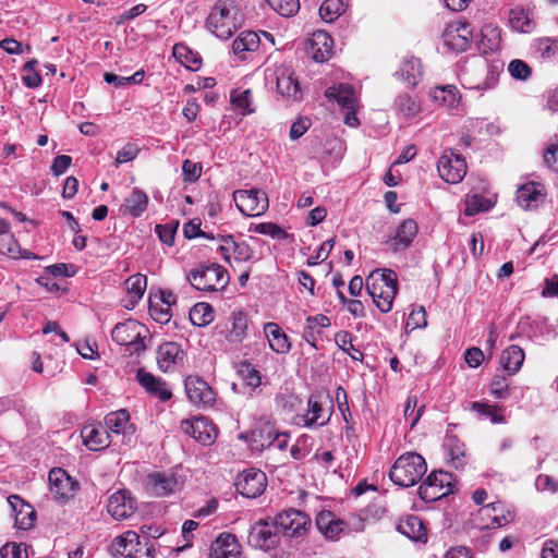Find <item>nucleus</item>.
<instances>
[{"instance_id": "a878e982", "label": "nucleus", "mask_w": 558, "mask_h": 558, "mask_svg": "<svg viewBox=\"0 0 558 558\" xmlns=\"http://www.w3.org/2000/svg\"><path fill=\"white\" fill-rule=\"evenodd\" d=\"M50 493L57 500H65L71 496L74 483L62 469H52L49 472Z\"/></svg>"}, {"instance_id": "3c124183", "label": "nucleus", "mask_w": 558, "mask_h": 558, "mask_svg": "<svg viewBox=\"0 0 558 558\" xmlns=\"http://www.w3.org/2000/svg\"><path fill=\"white\" fill-rule=\"evenodd\" d=\"M149 314L157 323L167 324L171 318V308L159 303L157 298H149Z\"/></svg>"}, {"instance_id": "4d7b16f0", "label": "nucleus", "mask_w": 558, "mask_h": 558, "mask_svg": "<svg viewBox=\"0 0 558 558\" xmlns=\"http://www.w3.org/2000/svg\"><path fill=\"white\" fill-rule=\"evenodd\" d=\"M1 558H27L26 546L24 544L7 543L0 549Z\"/></svg>"}, {"instance_id": "13d9d810", "label": "nucleus", "mask_w": 558, "mask_h": 558, "mask_svg": "<svg viewBox=\"0 0 558 558\" xmlns=\"http://www.w3.org/2000/svg\"><path fill=\"white\" fill-rule=\"evenodd\" d=\"M179 222L174 223H166V225H157L156 233L158 234L160 241L167 245H172L174 242V235L178 229Z\"/></svg>"}, {"instance_id": "f257e3e1", "label": "nucleus", "mask_w": 558, "mask_h": 558, "mask_svg": "<svg viewBox=\"0 0 558 558\" xmlns=\"http://www.w3.org/2000/svg\"><path fill=\"white\" fill-rule=\"evenodd\" d=\"M366 289L377 308L388 313L398 292L397 274L391 269L377 270L366 279Z\"/></svg>"}, {"instance_id": "aec40b11", "label": "nucleus", "mask_w": 558, "mask_h": 558, "mask_svg": "<svg viewBox=\"0 0 558 558\" xmlns=\"http://www.w3.org/2000/svg\"><path fill=\"white\" fill-rule=\"evenodd\" d=\"M106 430L113 436H122V442H130L135 432L130 423V415L126 410L111 412L105 416Z\"/></svg>"}, {"instance_id": "c9c22d12", "label": "nucleus", "mask_w": 558, "mask_h": 558, "mask_svg": "<svg viewBox=\"0 0 558 558\" xmlns=\"http://www.w3.org/2000/svg\"><path fill=\"white\" fill-rule=\"evenodd\" d=\"M430 97L434 101L445 108H456L461 99L459 90L453 85L437 86L430 90Z\"/></svg>"}, {"instance_id": "423d86ee", "label": "nucleus", "mask_w": 558, "mask_h": 558, "mask_svg": "<svg viewBox=\"0 0 558 558\" xmlns=\"http://www.w3.org/2000/svg\"><path fill=\"white\" fill-rule=\"evenodd\" d=\"M274 520L281 536L294 539L298 543L302 541L312 529L310 515L293 508L276 514Z\"/></svg>"}, {"instance_id": "7c9ffc66", "label": "nucleus", "mask_w": 558, "mask_h": 558, "mask_svg": "<svg viewBox=\"0 0 558 558\" xmlns=\"http://www.w3.org/2000/svg\"><path fill=\"white\" fill-rule=\"evenodd\" d=\"M409 86L414 87L423 77V66L421 60L411 56L407 57L399 71L396 73Z\"/></svg>"}, {"instance_id": "774afa93", "label": "nucleus", "mask_w": 558, "mask_h": 558, "mask_svg": "<svg viewBox=\"0 0 558 558\" xmlns=\"http://www.w3.org/2000/svg\"><path fill=\"white\" fill-rule=\"evenodd\" d=\"M71 162L72 158L70 156L59 155L53 159L50 170L53 175L59 177L68 170V168L71 166Z\"/></svg>"}, {"instance_id": "bb28decb", "label": "nucleus", "mask_w": 558, "mask_h": 558, "mask_svg": "<svg viewBox=\"0 0 558 558\" xmlns=\"http://www.w3.org/2000/svg\"><path fill=\"white\" fill-rule=\"evenodd\" d=\"M248 316L244 311H233L229 317L226 339L230 343H241L247 336Z\"/></svg>"}, {"instance_id": "9d476101", "label": "nucleus", "mask_w": 558, "mask_h": 558, "mask_svg": "<svg viewBox=\"0 0 558 558\" xmlns=\"http://www.w3.org/2000/svg\"><path fill=\"white\" fill-rule=\"evenodd\" d=\"M452 476L448 472L433 471L418 487L420 497L427 502L436 501L449 493L451 488Z\"/></svg>"}, {"instance_id": "09e8293b", "label": "nucleus", "mask_w": 558, "mask_h": 558, "mask_svg": "<svg viewBox=\"0 0 558 558\" xmlns=\"http://www.w3.org/2000/svg\"><path fill=\"white\" fill-rule=\"evenodd\" d=\"M492 207V202L478 194H474L465 201L464 214L474 216L482 211H487Z\"/></svg>"}, {"instance_id": "e433bc0d", "label": "nucleus", "mask_w": 558, "mask_h": 558, "mask_svg": "<svg viewBox=\"0 0 558 558\" xmlns=\"http://www.w3.org/2000/svg\"><path fill=\"white\" fill-rule=\"evenodd\" d=\"M125 290L129 293V305H125V307H134L135 304L138 303V301L143 298L144 292L147 287V277L143 274H135L130 276L124 281Z\"/></svg>"}, {"instance_id": "e2e57ef3", "label": "nucleus", "mask_w": 558, "mask_h": 558, "mask_svg": "<svg viewBox=\"0 0 558 558\" xmlns=\"http://www.w3.org/2000/svg\"><path fill=\"white\" fill-rule=\"evenodd\" d=\"M138 153L140 148L137 147V145L133 143H128L118 151L116 157V165L119 166L121 163L132 161L137 157Z\"/></svg>"}, {"instance_id": "8fccbe9b", "label": "nucleus", "mask_w": 558, "mask_h": 558, "mask_svg": "<svg viewBox=\"0 0 558 558\" xmlns=\"http://www.w3.org/2000/svg\"><path fill=\"white\" fill-rule=\"evenodd\" d=\"M281 16H293L300 10L299 0H265Z\"/></svg>"}, {"instance_id": "ddd939ff", "label": "nucleus", "mask_w": 558, "mask_h": 558, "mask_svg": "<svg viewBox=\"0 0 558 558\" xmlns=\"http://www.w3.org/2000/svg\"><path fill=\"white\" fill-rule=\"evenodd\" d=\"M267 485L266 474L256 469L243 471L236 482V490L247 498H256L262 495Z\"/></svg>"}, {"instance_id": "680f3d73", "label": "nucleus", "mask_w": 558, "mask_h": 558, "mask_svg": "<svg viewBox=\"0 0 558 558\" xmlns=\"http://www.w3.org/2000/svg\"><path fill=\"white\" fill-rule=\"evenodd\" d=\"M253 250L251 246L243 242V241H236L234 239V242L232 244V255L234 256V259L236 262H247L253 257Z\"/></svg>"}, {"instance_id": "2eb2a0df", "label": "nucleus", "mask_w": 558, "mask_h": 558, "mask_svg": "<svg viewBox=\"0 0 558 558\" xmlns=\"http://www.w3.org/2000/svg\"><path fill=\"white\" fill-rule=\"evenodd\" d=\"M277 92L288 101H300L302 90L294 71L289 65H280L275 71Z\"/></svg>"}, {"instance_id": "49530a36", "label": "nucleus", "mask_w": 558, "mask_h": 558, "mask_svg": "<svg viewBox=\"0 0 558 558\" xmlns=\"http://www.w3.org/2000/svg\"><path fill=\"white\" fill-rule=\"evenodd\" d=\"M252 92L251 89L245 90H233L231 93V102L232 105L242 111L243 114H250L254 112V108H252Z\"/></svg>"}, {"instance_id": "a18cd8bd", "label": "nucleus", "mask_w": 558, "mask_h": 558, "mask_svg": "<svg viewBox=\"0 0 558 558\" xmlns=\"http://www.w3.org/2000/svg\"><path fill=\"white\" fill-rule=\"evenodd\" d=\"M278 432L270 425H264L253 433V444L256 448L271 449L274 444L272 437Z\"/></svg>"}, {"instance_id": "6ab92c4d", "label": "nucleus", "mask_w": 558, "mask_h": 558, "mask_svg": "<svg viewBox=\"0 0 558 558\" xmlns=\"http://www.w3.org/2000/svg\"><path fill=\"white\" fill-rule=\"evenodd\" d=\"M418 233V226L413 219L403 220L397 228L396 233L386 241L388 248L398 253L409 248Z\"/></svg>"}, {"instance_id": "cd10ccee", "label": "nucleus", "mask_w": 558, "mask_h": 558, "mask_svg": "<svg viewBox=\"0 0 558 558\" xmlns=\"http://www.w3.org/2000/svg\"><path fill=\"white\" fill-rule=\"evenodd\" d=\"M333 40L324 31L315 32L310 39V52L316 62H324L331 57Z\"/></svg>"}, {"instance_id": "6e6d98bb", "label": "nucleus", "mask_w": 558, "mask_h": 558, "mask_svg": "<svg viewBox=\"0 0 558 558\" xmlns=\"http://www.w3.org/2000/svg\"><path fill=\"white\" fill-rule=\"evenodd\" d=\"M448 450L450 461L456 469H460L464 465V446L457 439H450L448 442Z\"/></svg>"}, {"instance_id": "a211bd4d", "label": "nucleus", "mask_w": 558, "mask_h": 558, "mask_svg": "<svg viewBox=\"0 0 558 558\" xmlns=\"http://www.w3.org/2000/svg\"><path fill=\"white\" fill-rule=\"evenodd\" d=\"M136 510V501L131 493L120 489L110 495L107 502L108 513L118 521L129 519Z\"/></svg>"}, {"instance_id": "f8f14e48", "label": "nucleus", "mask_w": 558, "mask_h": 558, "mask_svg": "<svg viewBox=\"0 0 558 558\" xmlns=\"http://www.w3.org/2000/svg\"><path fill=\"white\" fill-rule=\"evenodd\" d=\"M183 486L180 477L171 472H153L146 477V489L156 497H165L179 492Z\"/></svg>"}, {"instance_id": "0eeeda50", "label": "nucleus", "mask_w": 558, "mask_h": 558, "mask_svg": "<svg viewBox=\"0 0 558 558\" xmlns=\"http://www.w3.org/2000/svg\"><path fill=\"white\" fill-rule=\"evenodd\" d=\"M146 332L147 329L144 325L130 318L114 326L111 331V338L120 345L130 347L132 352L141 353L146 349L144 343Z\"/></svg>"}, {"instance_id": "ea45409f", "label": "nucleus", "mask_w": 558, "mask_h": 558, "mask_svg": "<svg viewBox=\"0 0 558 558\" xmlns=\"http://www.w3.org/2000/svg\"><path fill=\"white\" fill-rule=\"evenodd\" d=\"M395 107L398 114L407 120L414 118L421 111L420 104L408 94L399 95L395 100Z\"/></svg>"}, {"instance_id": "338daca9", "label": "nucleus", "mask_w": 558, "mask_h": 558, "mask_svg": "<svg viewBox=\"0 0 558 558\" xmlns=\"http://www.w3.org/2000/svg\"><path fill=\"white\" fill-rule=\"evenodd\" d=\"M335 245V240L329 239L320 244V246L317 250V253L315 256H312L307 259V264L310 266L317 265L319 260L324 262L329 253L331 252L332 247Z\"/></svg>"}, {"instance_id": "f3484780", "label": "nucleus", "mask_w": 558, "mask_h": 558, "mask_svg": "<svg viewBox=\"0 0 558 558\" xmlns=\"http://www.w3.org/2000/svg\"><path fill=\"white\" fill-rule=\"evenodd\" d=\"M209 558H246L235 535L222 532L211 543Z\"/></svg>"}, {"instance_id": "c85d7f7f", "label": "nucleus", "mask_w": 558, "mask_h": 558, "mask_svg": "<svg viewBox=\"0 0 558 558\" xmlns=\"http://www.w3.org/2000/svg\"><path fill=\"white\" fill-rule=\"evenodd\" d=\"M325 96L329 101H336L342 109L357 107L354 89L349 84H338L326 89Z\"/></svg>"}, {"instance_id": "052dcab7", "label": "nucleus", "mask_w": 558, "mask_h": 558, "mask_svg": "<svg viewBox=\"0 0 558 558\" xmlns=\"http://www.w3.org/2000/svg\"><path fill=\"white\" fill-rule=\"evenodd\" d=\"M427 325V320H426V312L424 310V307H418V308H414L409 317H408V320H407V325H405V328L407 329H411V330H414L416 328H423Z\"/></svg>"}, {"instance_id": "5701e85b", "label": "nucleus", "mask_w": 558, "mask_h": 558, "mask_svg": "<svg viewBox=\"0 0 558 558\" xmlns=\"http://www.w3.org/2000/svg\"><path fill=\"white\" fill-rule=\"evenodd\" d=\"M184 359V352L177 342H165L157 350V364L160 371L172 372Z\"/></svg>"}, {"instance_id": "7ed1b4c3", "label": "nucleus", "mask_w": 558, "mask_h": 558, "mask_svg": "<svg viewBox=\"0 0 558 558\" xmlns=\"http://www.w3.org/2000/svg\"><path fill=\"white\" fill-rule=\"evenodd\" d=\"M229 279L227 269L216 263L201 264L187 275L191 286L203 292L221 291L229 283Z\"/></svg>"}, {"instance_id": "f704fd0d", "label": "nucleus", "mask_w": 558, "mask_h": 558, "mask_svg": "<svg viewBox=\"0 0 558 558\" xmlns=\"http://www.w3.org/2000/svg\"><path fill=\"white\" fill-rule=\"evenodd\" d=\"M524 361V352L519 345H510L502 351L499 362L508 375L518 373Z\"/></svg>"}, {"instance_id": "c756f323", "label": "nucleus", "mask_w": 558, "mask_h": 558, "mask_svg": "<svg viewBox=\"0 0 558 558\" xmlns=\"http://www.w3.org/2000/svg\"><path fill=\"white\" fill-rule=\"evenodd\" d=\"M264 333L272 351L278 354H286L290 351L291 343L289 337L278 324L272 322L265 324Z\"/></svg>"}, {"instance_id": "c03bdc74", "label": "nucleus", "mask_w": 558, "mask_h": 558, "mask_svg": "<svg viewBox=\"0 0 558 558\" xmlns=\"http://www.w3.org/2000/svg\"><path fill=\"white\" fill-rule=\"evenodd\" d=\"M190 320L193 325L204 327L209 325L214 320V310L205 302L195 304L190 310Z\"/></svg>"}, {"instance_id": "603ef678", "label": "nucleus", "mask_w": 558, "mask_h": 558, "mask_svg": "<svg viewBox=\"0 0 558 558\" xmlns=\"http://www.w3.org/2000/svg\"><path fill=\"white\" fill-rule=\"evenodd\" d=\"M36 512L33 507L25 502L21 511H17L15 519V526L21 530H28L35 522Z\"/></svg>"}, {"instance_id": "69168bd1", "label": "nucleus", "mask_w": 558, "mask_h": 558, "mask_svg": "<svg viewBox=\"0 0 558 558\" xmlns=\"http://www.w3.org/2000/svg\"><path fill=\"white\" fill-rule=\"evenodd\" d=\"M182 171H183L185 181L194 182L202 174V166H201V163L193 162L189 159H185L182 165Z\"/></svg>"}, {"instance_id": "58836bf2", "label": "nucleus", "mask_w": 558, "mask_h": 558, "mask_svg": "<svg viewBox=\"0 0 558 558\" xmlns=\"http://www.w3.org/2000/svg\"><path fill=\"white\" fill-rule=\"evenodd\" d=\"M317 526L327 538L335 539L343 531L344 523L335 519L331 512H327L319 514Z\"/></svg>"}, {"instance_id": "20e7f679", "label": "nucleus", "mask_w": 558, "mask_h": 558, "mask_svg": "<svg viewBox=\"0 0 558 558\" xmlns=\"http://www.w3.org/2000/svg\"><path fill=\"white\" fill-rule=\"evenodd\" d=\"M116 558H154V544L148 537H143L135 531H126L114 538L111 545Z\"/></svg>"}, {"instance_id": "f03ea898", "label": "nucleus", "mask_w": 558, "mask_h": 558, "mask_svg": "<svg viewBox=\"0 0 558 558\" xmlns=\"http://www.w3.org/2000/svg\"><path fill=\"white\" fill-rule=\"evenodd\" d=\"M427 472L425 459L416 452L401 454L392 464L389 477L401 487H411L418 483Z\"/></svg>"}, {"instance_id": "4468645a", "label": "nucleus", "mask_w": 558, "mask_h": 558, "mask_svg": "<svg viewBox=\"0 0 558 558\" xmlns=\"http://www.w3.org/2000/svg\"><path fill=\"white\" fill-rule=\"evenodd\" d=\"M182 430L203 445H211L218 435V428L206 417L198 416L181 422Z\"/></svg>"}, {"instance_id": "4c0bfd02", "label": "nucleus", "mask_w": 558, "mask_h": 558, "mask_svg": "<svg viewBox=\"0 0 558 558\" xmlns=\"http://www.w3.org/2000/svg\"><path fill=\"white\" fill-rule=\"evenodd\" d=\"M307 405V413L301 416L303 426H324L328 423L330 415L324 416L322 403L315 397L311 396L308 398Z\"/></svg>"}, {"instance_id": "b1692460", "label": "nucleus", "mask_w": 558, "mask_h": 558, "mask_svg": "<svg viewBox=\"0 0 558 558\" xmlns=\"http://www.w3.org/2000/svg\"><path fill=\"white\" fill-rule=\"evenodd\" d=\"M136 379L147 392L157 397L161 401H168L171 399V390L168 388L166 381L160 377L154 376L151 373L146 372L144 368H138L136 373Z\"/></svg>"}, {"instance_id": "864d4df0", "label": "nucleus", "mask_w": 558, "mask_h": 558, "mask_svg": "<svg viewBox=\"0 0 558 558\" xmlns=\"http://www.w3.org/2000/svg\"><path fill=\"white\" fill-rule=\"evenodd\" d=\"M416 405H417L416 397H414V396L408 397L405 404H404L403 414L407 420H410L411 428H413L417 424V422L421 418V416L424 412V409H425V405H421L415 411Z\"/></svg>"}, {"instance_id": "37998d69", "label": "nucleus", "mask_w": 558, "mask_h": 558, "mask_svg": "<svg viewBox=\"0 0 558 558\" xmlns=\"http://www.w3.org/2000/svg\"><path fill=\"white\" fill-rule=\"evenodd\" d=\"M173 56L187 69L196 71L201 68L202 60L197 53L193 52L183 44L173 46Z\"/></svg>"}, {"instance_id": "dca6fc26", "label": "nucleus", "mask_w": 558, "mask_h": 558, "mask_svg": "<svg viewBox=\"0 0 558 558\" xmlns=\"http://www.w3.org/2000/svg\"><path fill=\"white\" fill-rule=\"evenodd\" d=\"M185 391L189 400L197 407H211L216 395L213 388L201 377L189 376L185 379Z\"/></svg>"}, {"instance_id": "5fc2aeb1", "label": "nucleus", "mask_w": 558, "mask_h": 558, "mask_svg": "<svg viewBox=\"0 0 558 558\" xmlns=\"http://www.w3.org/2000/svg\"><path fill=\"white\" fill-rule=\"evenodd\" d=\"M239 374L247 386L256 388L260 385V374L251 363H241Z\"/></svg>"}, {"instance_id": "2f4dec72", "label": "nucleus", "mask_w": 558, "mask_h": 558, "mask_svg": "<svg viewBox=\"0 0 558 558\" xmlns=\"http://www.w3.org/2000/svg\"><path fill=\"white\" fill-rule=\"evenodd\" d=\"M397 530L415 542H426V529L422 520L416 515H407L401 519L397 525Z\"/></svg>"}, {"instance_id": "473e14b6", "label": "nucleus", "mask_w": 558, "mask_h": 558, "mask_svg": "<svg viewBox=\"0 0 558 558\" xmlns=\"http://www.w3.org/2000/svg\"><path fill=\"white\" fill-rule=\"evenodd\" d=\"M260 39L255 32H242L232 43V50L241 60L246 59L247 52L258 50Z\"/></svg>"}, {"instance_id": "a19ab883", "label": "nucleus", "mask_w": 558, "mask_h": 558, "mask_svg": "<svg viewBox=\"0 0 558 558\" xmlns=\"http://www.w3.org/2000/svg\"><path fill=\"white\" fill-rule=\"evenodd\" d=\"M347 0H325L319 8V15L323 21L331 23L347 10Z\"/></svg>"}, {"instance_id": "412c9836", "label": "nucleus", "mask_w": 558, "mask_h": 558, "mask_svg": "<svg viewBox=\"0 0 558 558\" xmlns=\"http://www.w3.org/2000/svg\"><path fill=\"white\" fill-rule=\"evenodd\" d=\"M472 38V29L469 23L459 22L451 25L444 34L445 45L454 51H465Z\"/></svg>"}, {"instance_id": "79ce46f5", "label": "nucleus", "mask_w": 558, "mask_h": 558, "mask_svg": "<svg viewBox=\"0 0 558 558\" xmlns=\"http://www.w3.org/2000/svg\"><path fill=\"white\" fill-rule=\"evenodd\" d=\"M509 24L513 31L520 33H531L535 27L534 21L522 9L510 10Z\"/></svg>"}, {"instance_id": "9b49d317", "label": "nucleus", "mask_w": 558, "mask_h": 558, "mask_svg": "<svg viewBox=\"0 0 558 558\" xmlns=\"http://www.w3.org/2000/svg\"><path fill=\"white\" fill-rule=\"evenodd\" d=\"M437 170L440 178L447 183L456 184L462 181L466 174L465 159L452 149H447L439 157Z\"/></svg>"}, {"instance_id": "4be33fe9", "label": "nucleus", "mask_w": 558, "mask_h": 558, "mask_svg": "<svg viewBox=\"0 0 558 558\" xmlns=\"http://www.w3.org/2000/svg\"><path fill=\"white\" fill-rule=\"evenodd\" d=\"M546 192L543 185L527 182L517 190V202L525 210L535 209L545 202Z\"/></svg>"}, {"instance_id": "72a5a7b5", "label": "nucleus", "mask_w": 558, "mask_h": 558, "mask_svg": "<svg viewBox=\"0 0 558 558\" xmlns=\"http://www.w3.org/2000/svg\"><path fill=\"white\" fill-rule=\"evenodd\" d=\"M147 194L141 189L134 187L132 193L125 198L121 209L123 213H128L130 216L137 218L147 209Z\"/></svg>"}, {"instance_id": "393cba45", "label": "nucleus", "mask_w": 558, "mask_h": 558, "mask_svg": "<svg viewBox=\"0 0 558 558\" xmlns=\"http://www.w3.org/2000/svg\"><path fill=\"white\" fill-rule=\"evenodd\" d=\"M84 445L89 450L106 449L111 442V435L100 425H86L81 432Z\"/></svg>"}, {"instance_id": "1a4fd4ad", "label": "nucleus", "mask_w": 558, "mask_h": 558, "mask_svg": "<svg viewBox=\"0 0 558 558\" xmlns=\"http://www.w3.org/2000/svg\"><path fill=\"white\" fill-rule=\"evenodd\" d=\"M233 199L238 209L248 217L263 215L269 206L266 193L257 189L238 190L233 193Z\"/></svg>"}, {"instance_id": "de8ad7c7", "label": "nucleus", "mask_w": 558, "mask_h": 558, "mask_svg": "<svg viewBox=\"0 0 558 558\" xmlns=\"http://www.w3.org/2000/svg\"><path fill=\"white\" fill-rule=\"evenodd\" d=\"M337 345L347 352L354 361H361L363 353L356 349L352 343L351 333L348 331H339L335 337Z\"/></svg>"}, {"instance_id": "0e129e2a", "label": "nucleus", "mask_w": 558, "mask_h": 558, "mask_svg": "<svg viewBox=\"0 0 558 558\" xmlns=\"http://www.w3.org/2000/svg\"><path fill=\"white\" fill-rule=\"evenodd\" d=\"M490 392L498 399H504L508 396V381L502 375H496L490 383Z\"/></svg>"}, {"instance_id": "6e6552de", "label": "nucleus", "mask_w": 558, "mask_h": 558, "mask_svg": "<svg viewBox=\"0 0 558 558\" xmlns=\"http://www.w3.org/2000/svg\"><path fill=\"white\" fill-rule=\"evenodd\" d=\"M281 535L274 518L267 520H258L250 529L247 543L264 551L277 548L280 544Z\"/></svg>"}, {"instance_id": "39448f33", "label": "nucleus", "mask_w": 558, "mask_h": 558, "mask_svg": "<svg viewBox=\"0 0 558 558\" xmlns=\"http://www.w3.org/2000/svg\"><path fill=\"white\" fill-rule=\"evenodd\" d=\"M233 0H218L206 21L207 28L218 38L228 39L236 29Z\"/></svg>"}, {"instance_id": "bf43d9fd", "label": "nucleus", "mask_w": 558, "mask_h": 558, "mask_svg": "<svg viewBox=\"0 0 558 558\" xmlns=\"http://www.w3.org/2000/svg\"><path fill=\"white\" fill-rule=\"evenodd\" d=\"M508 71L517 80H526L530 77L531 68L522 60L515 59L509 63Z\"/></svg>"}]
</instances>
